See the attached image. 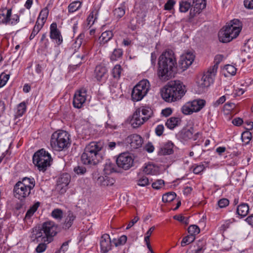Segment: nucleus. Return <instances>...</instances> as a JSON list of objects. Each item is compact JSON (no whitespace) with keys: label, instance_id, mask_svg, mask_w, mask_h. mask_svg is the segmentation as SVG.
<instances>
[{"label":"nucleus","instance_id":"nucleus-1","mask_svg":"<svg viewBox=\"0 0 253 253\" xmlns=\"http://www.w3.org/2000/svg\"><path fill=\"white\" fill-rule=\"evenodd\" d=\"M176 61L172 50L164 52L159 57L158 75L163 81L169 80L173 76V69Z\"/></svg>","mask_w":253,"mask_h":253},{"label":"nucleus","instance_id":"nucleus-2","mask_svg":"<svg viewBox=\"0 0 253 253\" xmlns=\"http://www.w3.org/2000/svg\"><path fill=\"white\" fill-rule=\"evenodd\" d=\"M104 146L103 142L93 141L87 144L81 156L82 162L85 165L95 166L102 159L101 151Z\"/></svg>","mask_w":253,"mask_h":253},{"label":"nucleus","instance_id":"nucleus-3","mask_svg":"<svg viewBox=\"0 0 253 253\" xmlns=\"http://www.w3.org/2000/svg\"><path fill=\"white\" fill-rule=\"evenodd\" d=\"M186 92L180 81H171L162 90L161 96L167 102H171L181 98Z\"/></svg>","mask_w":253,"mask_h":253},{"label":"nucleus","instance_id":"nucleus-4","mask_svg":"<svg viewBox=\"0 0 253 253\" xmlns=\"http://www.w3.org/2000/svg\"><path fill=\"white\" fill-rule=\"evenodd\" d=\"M56 227L52 221L44 222L41 228H35L33 229L32 235L33 242H37L43 241L47 244L52 241V237L54 236L57 232Z\"/></svg>","mask_w":253,"mask_h":253},{"label":"nucleus","instance_id":"nucleus-5","mask_svg":"<svg viewBox=\"0 0 253 253\" xmlns=\"http://www.w3.org/2000/svg\"><path fill=\"white\" fill-rule=\"evenodd\" d=\"M242 28L241 22L234 19L228 23L218 33V38L222 42H228L237 38Z\"/></svg>","mask_w":253,"mask_h":253},{"label":"nucleus","instance_id":"nucleus-6","mask_svg":"<svg viewBox=\"0 0 253 253\" xmlns=\"http://www.w3.org/2000/svg\"><path fill=\"white\" fill-rule=\"evenodd\" d=\"M35 186L34 178L24 177L21 181H18L14 185L13 192L15 198L18 199H25L28 197L31 190Z\"/></svg>","mask_w":253,"mask_h":253},{"label":"nucleus","instance_id":"nucleus-7","mask_svg":"<svg viewBox=\"0 0 253 253\" xmlns=\"http://www.w3.org/2000/svg\"><path fill=\"white\" fill-rule=\"evenodd\" d=\"M51 160L50 155L43 149L37 151L33 156V162L40 171H45L50 166Z\"/></svg>","mask_w":253,"mask_h":253},{"label":"nucleus","instance_id":"nucleus-8","mask_svg":"<svg viewBox=\"0 0 253 253\" xmlns=\"http://www.w3.org/2000/svg\"><path fill=\"white\" fill-rule=\"evenodd\" d=\"M51 145L58 151L63 150L70 144L69 134L66 131L55 132L51 136Z\"/></svg>","mask_w":253,"mask_h":253},{"label":"nucleus","instance_id":"nucleus-9","mask_svg":"<svg viewBox=\"0 0 253 253\" xmlns=\"http://www.w3.org/2000/svg\"><path fill=\"white\" fill-rule=\"evenodd\" d=\"M150 88V84L148 80H143L140 81L133 88L131 92V98L133 101L142 100L147 94Z\"/></svg>","mask_w":253,"mask_h":253},{"label":"nucleus","instance_id":"nucleus-10","mask_svg":"<svg viewBox=\"0 0 253 253\" xmlns=\"http://www.w3.org/2000/svg\"><path fill=\"white\" fill-rule=\"evenodd\" d=\"M11 11V9L4 8L0 10V24L16 25L19 22V15H12Z\"/></svg>","mask_w":253,"mask_h":253},{"label":"nucleus","instance_id":"nucleus-11","mask_svg":"<svg viewBox=\"0 0 253 253\" xmlns=\"http://www.w3.org/2000/svg\"><path fill=\"white\" fill-rule=\"evenodd\" d=\"M48 15V10L47 8H44L40 12L37 20L36 22V24L33 29L32 33L30 36L29 39L30 40L33 39L42 29L45 22H46Z\"/></svg>","mask_w":253,"mask_h":253},{"label":"nucleus","instance_id":"nucleus-12","mask_svg":"<svg viewBox=\"0 0 253 253\" xmlns=\"http://www.w3.org/2000/svg\"><path fill=\"white\" fill-rule=\"evenodd\" d=\"M215 68L216 67L213 69L209 68L204 74L201 79L198 82V85L202 90L210 86L213 83L214 77L216 74Z\"/></svg>","mask_w":253,"mask_h":253},{"label":"nucleus","instance_id":"nucleus-13","mask_svg":"<svg viewBox=\"0 0 253 253\" xmlns=\"http://www.w3.org/2000/svg\"><path fill=\"white\" fill-rule=\"evenodd\" d=\"M87 92V89L84 87H82L75 92L73 101L75 108L80 109L83 107L86 100Z\"/></svg>","mask_w":253,"mask_h":253},{"label":"nucleus","instance_id":"nucleus-14","mask_svg":"<svg viewBox=\"0 0 253 253\" xmlns=\"http://www.w3.org/2000/svg\"><path fill=\"white\" fill-rule=\"evenodd\" d=\"M133 163V159L129 153H123L121 154L116 160L118 166L125 170L129 169Z\"/></svg>","mask_w":253,"mask_h":253},{"label":"nucleus","instance_id":"nucleus-15","mask_svg":"<svg viewBox=\"0 0 253 253\" xmlns=\"http://www.w3.org/2000/svg\"><path fill=\"white\" fill-rule=\"evenodd\" d=\"M70 181V175L67 173L60 175L57 181L56 190L60 194L66 192L67 186Z\"/></svg>","mask_w":253,"mask_h":253},{"label":"nucleus","instance_id":"nucleus-16","mask_svg":"<svg viewBox=\"0 0 253 253\" xmlns=\"http://www.w3.org/2000/svg\"><path fill=\"white\" fill-rule=\"evenodd\" d=\"M50 38L51 40H54L58 45H60L63 42L62 36L60 31L57 29V24L55 22L50 25Z\"/></svg>","mask_w":253,"mask_h":253},{"label":"nucleus","instance_id":"nucleus-17","mask_svg":"<svg viewBox=\"0 0 253 253\" xmlns=\"http://www.w3.org/2000/svg\"><path fill=\"white\" fill-rule=\"evenodd\" d=\"M143 140L138 134H133L127 136L126 139V143L129 144L132 149H137L142 146Z\"/></svg>","mask_w":253,"mask_h":253},{"label":"nucleus","instance_id":"nucleus-18","mask_svg":"<svg viewBox=\"0 0 253 253\" xmlns=\"http://www.w3.org/2000/svg\"><path fill=\"white\" fill-rule=\"evenodd\" d=\"M195 56L193 53H187L180 57L179 66L183 70L187 69L193 63Z\"/></svg>","mask_w":253,"mask_h":253},{"label":"nucleus","instance_id":"nucleus-19","mask_svg":"<svg viewBox=\"0 0 253 253\" xmlns=\"http://www.w3.org/2000/svg\"><path fill=\"white\" fill-rule=\"evenodd\" d=\"M142 116L140 110L137 109L133 113L130 121V123L133 128L139 127L146 122Z\"/></svg>","mask_w":253,"mask_h":253},{"label":"nucleus","instance_id":"nucleus-20","mask_svg":"<svg viewBox=\"0 0 253 253\" xmlns=\"http://www.w3.org/2000/svg\"><path fill=\"white\" fill-rule=\"evenodd\" d=\"M100 245L101 250L104 253H106L111 250V241L109 234H104L101 236Z\"/></svg>","mask_w":253,"mask_h":253},{"label":"nucleus","instance_id":"nucleus-21","mask_svg":"<svg viewBox=\"0 0 253 253\" xmlns=\"http://www.w3.org/2000/svg\"><path fill=\"white\" fill-rule=\"evenodd\" d=\"M115 180L114 178L108 176H100L97 179V183L104 186H112L114 183Z\"/></svg>","mask_w":253,"mask_h":253},{"label":"nucleus","instance_id":"nucleus-22","mask_svg":"<svg viewBox=\"0 0 253 253\" xmlns=\"http://www.w3.org/2000/svg\"><path fill=\"white\" fill-rule=\"evenodd\" d=\"M190 103L194 112L200 111L206 105V101L204 99H196Z\"/></svg>","mask_w":253,"mask_h":253},{"label":"nucleus","instance_id":"nucleus-23","mask_svg":"<svg viewBox=\"0 0 253 253\" xmlns=\"http://www.w3.org/2000/svg\"><path fill=\"white\" fill-rule=\"evenodd\" d=\"M206 6V2L203 3H193L192 6L193 7L190 9V16L192 18L194 17L196 14L200 13L201 11L204 9Z\"/></svg>","mask_w":253,"mask_h":253},{"label":"nucleus","instance_id":"nucleus-24","mask_svg":"<svg viewBox=\"0 0 253 253\" xmlns=\"http://www.w3.org/2000/svg\"><path fill=\"white\" fill-rule=\"evenodd\" d=\"M249 206L247 204L242 203L238 206L236 210L237 214L243 218L245 217L249 213Z\"/></svg>","mask_w":253,"mask_h":253},{"label":"nucleus","instance_id":"nucleus-25","mask_svg":"<svg viewBox=\"0 0 253 253\" xmlns=\"http://www.w3.org/2000/svg\"><path fill=\"white\" fill-rule=\"evenodd\" d=\"M106 73V68L105 67L101 65L97 66L94 70L95 77L98 81H100L101 80H102Z\"/></svg>","mask_w":253,"mask_h":253},{"label":"nucleus","instance_id":"nucleus-26","mask_svg":"<svg viewBox=\"0 0 253 253\" xmlns=\"http://www.w3.org/2000/svg\"><path fill=\"white\" fill-rule=\"evenodd\" d=\"M98 15V10L96 8L92 9L90 13L87 18V25L89 28L94 24L97 19Z\"/></svg>","mask_w":253,"mask_h":253},{"label":"nucleus","instance_id":"nucleus-27","mask_svg":"<svg viewBox=\"0 0 253 253\" xmlns=\"http://www.w3.org/2000/svg\"><path fill=\"white\" fill-rule=\"evenodd\" d=\"M113 37V34L112 31H106L103 32L99 38V41L100 44L104 45L109 41Z\"/></svg>","mask_w":253,"mask_h":253},{"label":"nucleus","instance_id":"nucleus-28","mask_svg":"<svg viewBox=\"0 0 253 253\" xmlns=\"http://www.w3.org/2000/svg\"><path fill=\"white\" fill-rule=\"evenodd\" d=\"M181 119L178 117H171L168 119L166 123V126L170 129H173L179 125Z\"/></svg>","mask_w":253,"mask_h":253},{"label":"nucleus","instance_id":"nucleus-29","mask_svg":"<svg viewBox=\"0 0 253 253\" xmlns=\"http://www.w3.org/2000/svg\"><path fill=\"white\" fill-rule=\"evenodd\" d=\"M137 109L140 110V114L143 116L145 121H147L153 116V112L149 107H142Z\"/></svg>","mask_w":253,"mask_h":253},{"label":"nucleus","instance_id":"nucleus-30","mask_svg":"<svg viewBox=\"0 0 253 253\" xmlns=\"http://www.w3.org/2000/svg\"><path fill=\"white\" fill-rule=\"evenodd\" d=\"M76 216L73 212L69 211L68 215L65 218V222L63 225V228L64 229H68L73 224Z\"/></svg>","mask_w":253,"mask_h":253},{"label":"nucleus","instance_id":"nucleus-31","mask_svg":"<svg viewBox=\"0 0 253 253\" xmlns=\"http://www.w3.org/2000/svg\"><path fill=\"white\" fill-rule=\"evenodd\" d=\"M104 171L105 173L107 175L116 172V169L115 164L112 163L110 160H108L105 164Z\"/></svg>","mask_w":253,"mask_h":253},{"label":"nucleus","instance_id":"nucleus-32","mask_svg":"<svg viewBox=\"0 0 253 253\" xmlns=\"http://www.w3.org/2000/svg\"><path fill=\"white\" fill-rule=\"evenodd\" d=\"M143 171L146 174L155 175L158 173V168L152 164H147L143 168Z\"/></svg>","mask_w":253,"mask_h":253},{"label":"nucleus","instance_id":"nucleus-33","mask_svg":"<svg viewBox=\"0 0 253 253\" xmlns=\"http://www.w3.org/2000/svg\"><path fill=\"white\" fill-rule=\"evenodd\" d=\"M40 202H36L27 211L24 219L25 220L30 219L31 217L33 215L34 213L37 211L38 208L40 206Z\"/></svg>","mask_w":253,"mask_h":253},{"label":"nucleus","instance_id":"nucleus-34","mask_svg":"<svg viewBox=\"0 0 253 253\" xmlns=\"http://www.w3.org/2000/svg\"><path fill=\"white\" fill-rule=\"evenodd\" d=\"M123 55V51L121 48L115 49L110 56V60L112 61L119 60L121 59Z\"/></svg>","mask_w":253,"mask_h":253},{"label":"nucleus","instance_id":"nucleus-35","mask_svg":"<svg viewBox=\"0 0 253 253\" xmlns=\"http://www.w3.org/2000/svg\"><path fill=\"white\" fill-rule=\"evenodd\" d=\"M174 144L171 141L167 142L162 149V153L164 155H170L173 153V148Z\"/></svg>","mask_w":253,"mask_h":253},{"label":"nucleus","instance_id":"nucleus-36","mask_svg":"<svg viewBox=\"0 0 253 253\" xmlns=\"http://www.w3.org/2000/svg\"><path fill=\"white\" fill-rule=\"evenodd\" d=\"M82 2L80 1H75L71 3L68 6V11L73 13L78 10L81 7Z\"/></svg>","mask_w":253,"mask_h":253},{"label":"nucleus","instance_id":"nucleus-37","mask_svg":"<svg viewBox=\"0 0 253 253\" xmlns=\"http://www.w3.org/2000/svg\"><path fill=\"white\" fill-rule=\"evenodd\" d=\"M176 195L173 192L167 193L163 195L162 201L163 202H170L172 201L175 198Z\"/></svg>","mask_w":253,"mask_h":253},{"label":"nucleus","instance_id":"nucleus-38","mask_svg":"<svg viewBox=\"0 0 253 253\" xmlns=\"http://www.w3.org/2000/svg\"><path fill=\"white\" fill-rule=\"evenodd\" d=\"M122 71V68L120 65L117 64L115 65L112 71V74L113 78L117 80L119 79L120 78Z\"/></svg>","mask_w":253,"mask_h":253},{"label":"nucleus","instance_id":"nucleus-39","mask_svg":"<svg viewBox=\"0 0 253 253\" xmlns=\"http://www.w3.org/2000/svg\"><path fill=\"white\" fill-rule=\"evenodd\" d=\"M26 105L24 102H21L17 106L16 116L18 117H21L25 113L26 110Z\"/></svg>","mask_w":253,"mask_h":253},{"label":"nucleus","instance_id":"nucleus-40","mask_svg":"<svg viewBox=\"0 0 253 253\" xmlns=\"http://www.w3.org/2000/svg\"><path fill=\"white\" fill-rule=\"evenodd\" d=\"M244 50L247 53H253V39H249L245 43Z\"/></svg>","mask_w":253,"mask_h":253},{"label":"nucleus","instance_id":"nucleus-41","mask_svg":"<svg viewBox=\"0 0 253 253\" xmlns=\"http://www.w3.org/2000/svg\"><path fill=\"white\" fill-rule=\"evenodd\" d=\"M191 6L190 2L182 1L179 3V10L181 12H186Z\"/></svg>","mask_w":253,"mask_h":253},{"label":"nucleus","instance_id":"nucleus-42","mask_svg":"<svg viewBox=\"0 0 253 253\" xmlns=\"http://www.w3.org/2000/svg\"><path fill=\"white\" fill-rule=\"evenodd\" d=\"M125 14V8L124 6H121L118 8H116L114 10V14L117 18H121Z\"/></svg>","mask_w":253,"mask_h":253},{"label":"nucleus","instance_id":"nucleus-43","mask_svg":"<svg viewBox=\"0 0 253 253\" xmlns=\"http://www.w3.org/2000/svg\"><path fill=\"white\" fill-rule=\"evenodd\" d=\"M200 232V228L196 225H191L188 228L189 234L193 235L194 237L198 234Z\"/></svg>","mask_w":253,"mask_h":253},{"label":"nucleus","instance_id":"nucleus-44","mask_svg":"<svg viewBox=\"0 0 253 253\" xmlns=\"http://www.w3.org/2000/svg\"><path fill=\"white\" fill-rule=\"evenodd\" d=\"M195 240V237H194L193 235H191L189 234L188 235L184 237L181 242V246L182 247H184L186 245L190 244L194 242Z\"/></svg>","mask_w":253,"mask_h":253},{"label":"nucleus","instance_id":"nucleus-45","mask_svg":"<svg viewBox=\"0 0 253 253\" xmlns=\"http://www.w3.org/2000/svg\"><path fill=\"white\" fill-rule=\"evenodd\" d=\"M251 138H252V133L249 130L244 131L242 134L241 139H242L243 142L245 144H248L250 142V140H251Z\"/></svg>","mask_w":253,"mask_h":253},{"label":"nucleus","instance_id":"nucleus-46","mask_svg":"<svg viewBox=\"0 0 253 253\" xmlns=\"http://www.w3.org/2000/svg\"><path fill=\"white\" fill-rule=\"evenodd\" d=\"M63 211L59 209H54L51 212V216L58 220H61L63 217Z\"/></svg>","mask_w":253,"mask_h":253},{"label":"nucleus","instance_id":"nucleus-47","mask_svg":"<svg viewBox=\"0 0 253 253\" xmlns=\"http://www.w3.org/2000/svg\"><path fill=\"white\" fill-rule=\"evenodd\" d=\"M181 111L183 114L185 115L191 114L194 112L192 109V107H191V104L190 102H188L183 106L181 108Z\"/></svg>","mask_w":253,"mask_h":253},{"label":"nucleus","instance_id":"nucleus-48","mask_svg":"<svg viewBox=\"0 0 253 253\" xmlns=\"http://www.w3.org/2000/svg\"><path fill=\"white\" fill-rule=\"evenodd\" d=\"M9 78V75L2 73L0 75V88L3 87Z\"/></svg>","mask_w":253,"mask_h":253},{"label":"nucleus","instance_id":"nucleus-49","mask_svg":"<svg viewBox=\"0 0 253 253\" xmlns=\"http://www.w3.org/2000/svg\"><path fill=\"white\" fill-rule=\"evenodd\" d=\"M223 58V56L222 55H216L214 57V65L209 68L213 69V68L216 67V73H217L218 64L222 61Z\"/></svg>","mask_w":253,"mask_h":253},{"label":"nucleus","instance_id":"nucleus-50","mask_svg":"<svg viewBox=\"0 0 253 253\" xmlns=\"http://www.w3.org/2000/svg\"><path fill=\"white\" fill-rule=\"evenodd\" d=\"M137 184L140 186H146L149 184V179L146 176H142L137 180Z\"/></svg>","mask_w":253,"mask_h":253},{"label":"nucleus","instance_id":"nucleus-51","mask_svg":"<svg viewBox=\"0 0 253 253\" xmlns=\"http://www.w3.org/2000/svg\"><path fill=\"white\" fill-rule=\"evenodd\" d=\"M193 168V172L196 174H200L205 169V166L203 165L193 166L191 168V169Z\"/></svg>","mask_w":253,"mask_h":253},{"label":"nucleus","instance_id":"nucleus-52","mask_svg":"<svg viewBox=\"0 0 253 253\" xmlns=\"http://www.w3.org/2000/svg\"><path fill=\"white\" fill-rule=\"evenodd\" d=\"M173 218L186 225H187L189 223L188 218L184 217L181 215H174L173 216Z\"/></svg>","mask_w":253,"mask_h":253},{"label":"nucleus","instance_id":"nucleus-53","mask_svg":"<svg viewBox=\"0 0 253 253\" xmlns=\"http://www.w3.org/2000/svg\"><path fill=\"white\" fill-rule=\"evenodd\" d=\"M175 3L176 1L175 0H168L164 5V9L165 10H171Z\"/></svg>","mask_w":253,"mask_h":253},{"label":"nucleus","instance_id":"nucleus-54","mask_svg":"<svg viewBox=\"0 0 253 253\" xmlns=\"http://www.w3.org/2000/svg\"><path fill=\"white\" fill-rule=\"evenodd\" d=\"M70 242V240H68L64 242L60 249L55 253H65V252L68 250L69 247V243Z\"/></svg>","mask_w":253,"mask_h":253},{"label":"nucleus","instance_id":"nucleus-55","mask_svg":"<svg viewBox=\"0 0 253 253\" xmlns=\"http://www.w3.org/2000/svg\"><path fill=\"white\" fill-rule=\"evenodd\" d=\"M225 70L231 75H234L236 73V68L232 65H226L224 67Z\"/></svg>","mask_w":253,"mask_h":253},{"label":"nucleus","instance_id":"nucleus-56","mask_svg":"<svg viewBox=\"0 0 253 253\" xmlns=\"http://www.w3.org/2000/svg\"><path fill=\"white\" fill-rule=\"evenodd\" d=\"M164 181L162 179L157 180L156 181L153 182L152 186L154 189H159L164 185Z\"/></svg>","mask_w":253,"mask_h":253},{"label":"nucleus","instance_id":"nucleus-57","mask_svg":"<svg viewBox=\"0 0 253 253\" xmlns=\"http://www.w3.org/2000/svg\"><path fill=\"white\" fill-rule=\"evenodd\" d=\"M47 248V244L44 243H40L36 249V251L38 253H42Z\"/></svg>","mask_w":253,"mask_h":253},{"label":"nucleus","instance_id":"nucleus-58","mask_svg":"<svg viewBox=\"0 0 253 253\" xmlns=\"http://www.w3.org/2000/svg\"><path fill=\"white\" fill-rule=\"evenodd\" d=\"M229 204V201L226 198H222L219 200L218 202V205L220 208H223L227 207L228 206Z\"/></svg>","mask_w":253,"mask_h":253},{"label":"nucleus","instance_id":"nucleus-59","mask_svg":"<svg viewBox=\"0 0 253 253\" xmlns=\"http://www.w3.org/2000/svg\"><path fill=\"white\" fill-rule=\"evenodd\" d=\"M126 236L122 235L119 239H118L117 243H115V246L118 247L119 246L124 245L126 243Z\"/></svg>","mask_w":253,"mask_h":253},{"label":"nucleus","instance_id":"nucleus-60","mask_svg":"<svg viewBox=\"0 0 253 253\" xmlns=\"http://www.w3.org/2000/svg\"><path fill=\"white\" fill-rule=\"evenodd\" d=\"M193 132L192 130L187 129L184 131L183 133V137L185 139H189L192 138Z\"/></svg>","mask_w":253,"mask_h":253},{"label":"nucleus","instance_id":"nucleus-61","mask_svg":"<svg viewBox=\"0 0 253 253\" xmlns=\"http://www.w3.org/2000/svg\"><path fill=\"white\" fill-rule=\"evenodd\" d=\"M164 126L163 125H159L155 128V133L157 135L160 136L163 134Z\"/></svg>","mask_w":253,"mask_h":253},{"label":"nucleus","instance_id":"nucleus-62","mask_svg":"<svg viewBox=\"0 0 253 253\" xmlns=\"http://www.w3.org/2000/svg\"><path fill=\"white\" fill-rule=\"evenodd\" d=\"M74 170L78 174H82L85 172L86 169L83 166H78L74 168Z\"/></svg>","mask_w":253,"mask_h":253},{"label":"nucleus","instance_id":"nucleus-63","mask_svg":"<svg viewBox=\"0 0 253 253\" xmlns=\"http://www.w3.org/2000/svg\"><path fill=\"white\" fill-rule=\"evenodd\" d=\"M225 100H226L225 96L224 95L222 96L213 103V105L214 107H217L219 105L223 103L225 101Z\"/></svg>","mask_w":253,"mask_h":253},{"label":"nucleus","instance_id":"nucleus-64","mask_svg":"<svg viewBox=\"0 0 253 253\" xmlns=\"http://www.w3.org/2000/svg\"><path fill=\"white\" fill-rule=\"evenodd\" d=\"M244 5L249 9H253V0H244Z\"/></svg>","mask_w":253,"mask_h":253}]
</instances>
